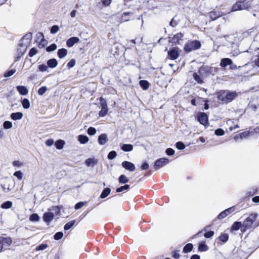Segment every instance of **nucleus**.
Instances as JSON below:
<instances>
[{
    "label": "nucleus",
    "mask_w": 259,
    "mask_h": 259,
    "mask_svg": "<svg viewBox=\"0 0 259 259\" xmlns=\"http://www.w3.org/2000/svg\"><path fill=\"white\" fill-rule=\"evenodd\" d=\"M165 153L168 156H172L175 154V150L172 148H169L166 149Z\"/></svg>",
    "instance_id": "nucleus-54"
},
{
    "label": "nucleus",
    "mask_w": 259,
    "mask_h": 259,
    "mask_svg": "<svg viewBox=\"0 0 259 259\" xmlns=\"http://www.w3.org/2000/svg\"><path fill=\"white\" fill-rule=\"evenodd\" d=\"M201 44L200 41L195 40L189 41L184 46V51L189 53L192 51L198 50L201 48Z\"/></svg>",
    "instance_id": "nucleus-3"
},
{
    "label": "nucleus",
    "mask_w": 259,
    "mask_h": 259,
    "mask_svg": "<svg viewBox=\"0 0 259 259\" xmlns=\"http://www.w3.org/2000/svg\"><path fill=\"white\" fill-rule=\"evenodd\" d=\"M254 134V132L253 131H246L244 132L241 133L239 134L236 135L234 137V139L235 141H237L238 140H243L244 139H246L249 137L250 136H251Z\"/></svg>",
    "instance_id": "nucleus-8"
},
{
    "label": "nucleus",
    "mask_w": 259,
    "mask_h": 259,
    "mask_svg": "<svg viewBox=\"0 0 259 259\" xmlns=\"http://www.w3.org/2000/svg\"><path fill=\"white\" fill-rule=\"evenodd\" d=\"M110 192L111 189L109 188H106L103 190L100 197L101 198H105L110 194Z\"/></svg>",
    "instance_id": "nucleus-30"
},
{
    "label": "nucleus",
    "mask_w": 259,
    "mask_h": 259,
    "mask_svg": "<svg viewBox=\"0 0 259 259\" xmlns=\"http://www.w3.org/2000/svg\"><path fill=\"white\" fill-rule=\"evenodd\" d=\"M254 31V29L253 28L248 29L247 31L244 33V36H247V35L250 34L251 33Z\"/></svg>",
    "instance_id": "nucleus-62"
},
{
    "label": "nucleus",
    "mask_w": 259,
    "mask_h": 259,
    "mask_svg": "<svg viewBox=\"0 0 259 259\" xmlns=\"http://www.w3.org/2000/svg\"><path fill=\"white\" fill-rule=\"evenodd\" d=\"M28 46L24 44L23 42L20 41L17 50L16 57L15 60L17 61L26 52Z\"/></svg>",
    "instance_id": "nucleus-4"
},
{
    "label": "nucleus",
    "mask_w": 259,
    "mask_h": 259,
    "mask_svg": "<svg viewBox=\"0 0 259 259\" xmlns=\"http://www.w3.org/2000/svg\"><path fill=\"white\" fill-rule=\"evenodd\" d=\"M118 181L120 184H125L129 182V179L124 175H121L118 178Z\"/></svg>",
    "instance_id": "nucleus-29"
},
{
    "label": "nucleus",
    "mask_w": 259,
    "mask_h": 259,
    "mask_svg": "<svg viewBox=\"0 0 259 259\" xmlns=\"http://www.w3.org/2000/svg\"><path fill=\"white\" fill-rule=\"evenodd\" d=\"M17 91L20 95H26L28 93V90L27 88L23 85H18L16 87Z\"/></svg>",
    "instance_id": "nucleus-19"
},
{
    "label": "nucleus",
    "mask_w": 259,
    "mask_h": 259,
    "mask_svg": "<svg viewBox=\"0 0 259 259\" xmlns=\"http://www.w3.org/2000/svg\"><path fill=\"white\" fill-rule=\"evenodd\" d=\"M193 247L192 244H187L183 248V252L185 253L190 252L193 249Z\"/></svg>",
    "instance_id": "nucleus-34"
},
{
    "label": "nucleus",
    "mask_w": 259,
    "mask_h": 259,
    "mask_svg": "<svg viewBox=\"0 0 259 259\" xmlns=\"http://www.w3.org/2000/svg\"><path fill=\"white\" fill-rule=\"evenodd\" d=\"M22 105L24 109H28L30 107V102L28 99L25 98L22 101Z\"/></svg>",
    "instance_id": "nucleus-37"
},
{
    "label": "nucleus",
    "mask_w": 259,
    "mask_h": 259,
    "mask_svg": "<svg viewBox=\"0 0 259 259\" xmlns=\"http://www.w3.org/2000/svg\"><path fill=\"white\" fill-rule=\"evenodd\" d=\"M67 54V50L66 49L62 48L58 50L57 55L59 58H64Z\"/></svg>",
    "instance_id": "nucleus-24"
},
{
    "label": "nucleus",
    "mask_w": 259,
    "mask_h": 259,
    "mask_svg": "<svg viewBox=\"0 0 259 259\" xmlns=\"http://www.w3.org/2000/svg\"><path fill=\"white\" fill-rule=\"evenodd\" d=\"M250 6L251 2L249 1H239L233 5L232 7L231 12L247 10Z\"/></svg>",
    "instance_id": "nucleus-2"
},
{
    "label": "nucleus",
    "mask_w": 259,
    "mask_h": 259,
    "mask_svg": "<svg viewBox=\"0 0 259 259\" xmlns=\"http://www.w3.org/2000/svg\"><path fill=\"white\" fill-rule=\"evenodd\" d=\"M29 220L32 222H37L39 221V217L37 213H33L30 216Z\"/></svg>",
    "instance_id": "nucleus-41"
},
{
    "label": "nucleus",
    "mask_w": 259,
    "mask_h": 259,
    "mask_svg": "<svg viewBox=\"0 0 259 259\" xmlns=\"http://www.w3.org/2000/svg\"><path fill=\"white\" fill-rule=\"evenodd\" d=\"M38 69L40 71H46L48 69V66L45 64H41L38 66Z\"/></svg>",
    "instance_id": "nucleus-55"
},
{
    "label": "nucleus",
    "mask_w": 259,
    "mask_h": 259,
    "mask_svg": "<svg viewBox=\"0 0 259 259\" xmlns=\"http://www.w3.org/2000/svg\"><path fill=\"white\" fill-rule=\"evenodd\" d=\"M228 238L229 235L228 234L226 233L222 234L219 237L220 240L224 243L228 241Z\"/></svg>",
    "instance_id": "nucleus-38"
},
{
    "label": "nucleus",
    "mask_w": 259,
    "mask_h": 259,
    "mask_svg": "<svg viewBox=\"0 0 259 259\" xmlns=\"http://www.w3.org/2000/svg\"><path fill=\"white\" fill-rule=\"evenodd\" d=\"M85 202H78L75 204V205L74 206V208L75 209H80L85 204Z\"/></svg>",
    "instance_id": "nucleus-57"
},
{
    "label": "nucleus",
    "mask_w": 259,
    "mask_h": 259,
    "mask_svg": "<svg viewBox=\"0 0 259 259\" xmlns=\"http://www.w3.org/2000/svg\"><path fill=\"white\" fill-rule=\"evenodd\" d=\"M244 228V227L243 226V224L241 223V222H235L232 227H231V229L232 230H233V231H237L239 229H242V228Z\"/></svg>",
    "instance_id": "nucleus-23"
},
{
    "label": "nucleus",
    "mask_w": 259,
    "mask_h": 259,
    "mask_svg": "<svg viewBox=\"0 0 259 259\" xmlns=\"http://www.w3.org/2000/svg\"><path fill=\"white\" fill-rule=\"evenodd\" d=\"M172 256L176 259H178L180 257L179 253L177 251H173L172 253Z\"/></svg>",
    "instance_id": "nucleus-63"
},
{
    "label": "nucleus",
    "mask_w": 259,
    "mask_h": 259,
    "mask_svg": "<svg viewBox=\"0 0 259 259\" xmlns=\"http://www.w3.org/2000/svg\"><path fill=\"white\" fill-rule=\"evenodd\" d=\"M197 119L201 124L205 126L208 123V116L204 112H201L199 113L198 115Z\"/></svg>",
    "instance_id": "nucleus-9"
},
{
    "label": "nucleus",
    "mask_w": 259,
    "mask_h": 259,
    "mask_svg": "<svg viewBox=\"0 0 259 259\" xmlns=\"http://www.w3.org/2000/svg\"><path fill=\"white\" fill-rule=\"evenodd\" d=\"M183 37V34L182 33H178L175 34L172 39V42L175 44L179 43V40H181Z\"/></svg>",
    "instance_id": "nucleus-26"
},
{
    "label": "nucleus",
    "mask_w": 259,
    "mask_h": 259,
    "mask_svg": "<svg viewBox=\"0 0 259 259\" xmlns=\"http://www.w3.org/2000/svg\"><path fill=\"white\" fill-rule=\"evenodd\" d=\"M13 203L10 201H7L1 204V208L3 209H8L12 206Z\"/></svg>",
    "instance_id": "nucleus-31"
},
{
    "label": "nucleus",
    "mask_w": 259,
    "mask_h": 259,
    "mask_svg": "<svg viewBox=\"0 0 259 259\" xmlns=\"http://www.w3.org/2000/svg\"><path fill=\"white\" fill-rule=\"evenodd\" d=\"M14 176L17 177L19 180L22 179V173L20 171H17L14 172Z\"/></svg>",
    "instance_id": "nucleus-59"
},
{
    "label": "nucleus",
    "mask_w": 259,
    "mask_h": 259,
    "mask_svg": "<svg viewBox=\"0 0 259 259\" xmlns=\"http://www.w3.org/2000/svg\"><path fill=\"white\" fill-rule=\"evenodd\" d=\"M63 236V233L62 232H57L54 236V238L56 240H59Z\"/></svg>",
    "instance_id": "nucleus-48"
},
{
    "label": "nucleus",
    "mask_w": 259,
    "mask_h": 259,
    "mask_svg": "<svg viewBox=\"0 0 259 259\" xmlns=\"http://www.w3.org/2000/svg\"><path fill=\"white\" fill-rule=\"evenodd\" d=\"M59 30V27L58 25H53L51 29V33L52 34H55L57 33Z\"/></svg>",
    "instance_id": "nucleus-53"
},
{
    "label": "nucleus",
    "mask_w": 259,
    "mask_h": 259,
    "mask_svg": "<svg viewBox=\"0 0 259 259\" xmlns=\"http://www.w3.org/2000/svg\"><path fill=\"white\" fill-rule=\"evenodd\" d=\"M122 150L125 152H130L133 150V146L132 144H123L121 146Z\"/></svg>",
    "instance_id": "nucleus-25"
},
{
    "label": "nucleus",
    "mask_w": 259,
    "mask_h": 259,
    "mask_svg": "<svg viewBox=\"0 0 259 259\" xmlns=\"http://www.w3.org/2000/svg\"><path fill=\"white\" fill-rule=\"evenodd\" d=\"M168 55L170 59L175 60L178 58L179 53L176 48H172L168 52Z\"/></svg>",
    "instance_id": "nucleus-12"
},
{
    "label": "nucleus",
    "mask_w": 259,
    "mask_h": 259,
    "mask_svg": "<svg viewBox=\"0 0 259 259\" xmlns=\"http://www.w3.org/2000/svg\"><path fill=\"white\" fill-rule=\"evenodd\" d=\"M140 87L144 90H146L149 87V83L146 80H141L139 81Z\"/></svg>",
    "instance_id": "nucleus-28"
},
{
    "label": "nucleus",
    "mask_w": 259,
    "mask_h": 259,
    "mask_svg": "<svg viewBox=\"0 0 259 259\" xmlns=\"http://www.w3.org/2000/svg\"><path fill=\"white\" fill-rule=\"evenodd\" d=\"M129 188L130 185L127 184H125L124 186L117 188L116 191L117 192L119 193L123 192V191H127L129 189Z\"/></svg>",
    "instance_id": "nucleus-35"
},
{
    "label": "nucleus",
    "mask_w": 259,
    "mask_h": 259,
    "mask_svg": "<svg viewBox=\"0 0 259 259\" xmlns=\"http://www.w3.org/2000/svg\"><path fill=\"white\" fill-rule=\"evenodd\" d=\"M149 166L148 163L146 162H144L141 165V169L142 170H147L148 169Z\"/></svg>",
    "instance_id": "nucleus-61"
},
{
    "label": "nucleus",
    "mask_w": 259,
    "mask_h": 259,
    "mask_svg": "<svg viewBox=\"0 0 259 259\" xmlns=\"http://www.w3.org/2000/svg\"><path fill=\"white\" fill-rule=\"evenodd\" d=\"M32 38V33H28L25 34L20 40V42H23L24 44H25L28 46L30 42L31 39Z\"/></svg>",
    "instance_id": "nucleus-13"
},
{
    "label": "nucleus",
    "mask_w": 259,
    "mask_h": 259,
    "mask_svg": "<svg viewBox=\"0 0 259 259\" xmlns=\"http://www.w3.org/2000/svg\"><path fill=\"white\" fill-rule=\"evenodd\" d=\"M169 162V160L168 158H161L156 160L155 161L154 167L156 170H157L163 167L165 164L168 163Z\"/></svg>",
    "instance_id": "nucleus-7"
},
{
    "label": "nucleus",
    "mask_w": 259,
    "mask_h": 259,
    "mask_svg": "<svg viewBox=\"0 0 259 259\" xmlns=\"http://www.w3.org/2000/svg\"><path fill=\"white\" fill-rule=\"evenodd\" d=\"M79 41V39L75 36L69 38L66 41V45L68 47H72L75 44Z\"/></svg>",
    "instance_id": "nucleus-15"
},
{
    "label": "nucleus",
    "mask_w": 259,
    "mask_h": 259,
    "mask_svg": "<svg viewBox=\"0 0 259 259\" xmlns=\"http://www.w3.org/2000/svg\"><path fill=\"white\" fill-rule=\"evenodd\" d=\"M75 223H76L75 220H73V221H70V222L67 223L64 225V230H68L71 229L74 226V225L75 224Z\"/></svg>",
    "instance_id": "nucleus-32"
},
{
    "label": "nucleus",
    "mask_w": 259,
    "mask_h": 259,
    "mask_svg": "<svg viewBox=\"0 0 259 259\" xmlns=\"http://www.w3.org/2000/svg\"><path fill=\"white\" fill-rule=\"evenodd\" d=\"M54 144V141L52 139H48L46 142V144L48 146H51Z\"/></svg>",
    "instance_id": "nucleus-64"
},
{
    "label": "nucleus",
    "mask_w": 259,
    "mask_h": 259,
    "mask_svg": "<svg viewBox=\"0 0 259 259\" xmlns=\"http://www.w3.org/2000/svg\"><path fill=\"white\" fill-rule=\"evenodd\" d=\"M214 134L217 135V136H223L225 134V132L222 129V128H218L217 130H215L214 131Z\"/></svg>",
    "instance_id": "nucleus-52"
},
{
    "label": "nucleus",
    "mask_w": 259,
    "mask_h": 259,
    "mask_svg": "<svg viewBox=\"0 0 259 259\" xmlns=\"http://www.w3.org/2000/svg\"><path fill=\"white\" fill-rule=\"evenodd\" d=\"M99 100L101 110L99 112V115L100 117H104L107 114L108 111L107 102L103 97H100Z\"/></svg>",
    "instance_id": "nucleus-5"
},
{
    "label": "nucleus",
    "mask_w": 259,
    "mask_h": 259,
    "mask_svg": "<svg viewBox=\"0 0 259 259\" xmlns=\"http://www.w3.org/2000/svg\"><path fill=\"white\" fill-rule=\"evenodd\" d=\"M121 165L123 167H124L126 170H127L130 171H134L136 167L134 163L128 161H124L121 163Z\"/></svg>",
    "instance_id": "nucleus-10"
},
{
    "label": "nucleus",
    "mask_w": 259,
    "mask_h": 259,
    "mask_svg": "<svg viewBox=\"0 0 259 259\" xmlns=\"http://www.w3.org/2000/svg\"><path fill=\"white\" fill-rule=\"evenodd\" d=\"M48 247V245L47 244H41L36 247V250L39 251V250H42L45 249Z\"/></svg>",
    "instance_id": "nucleus-49"
},
{
    "label": "nucleus",
    "mask_w": 259,
    "mask_h": 259,
    "mask_svg": "<svg viewBox=\"0 0 259 259\" xmlns=\"http://www.w3.org/2000/svg\"><path fill=\"white\" fill-rule=\"evenodd\" d=\"M117 156V153L115 151H110L107 156V158L109 160H112L114 159Z\"/></svg>",
    "instance_id": "nucleus-39"
},
{
    "label": "nucleus",
    "mask_w": 259,
    "mask_h": 259,
    "mask_svg": "<svg viewBox=\"0 0 259 259\" xmlns=\"http://www.w3.org/2000/svg\"><path fill=\"white\" fill-rule=\"evenodd\" d=\"M257 217V213H252L250 215L249 217H247L245 219L244 223L243 224V226L244 228V230L251 227L252 224L255 221Z\"/></svg>",
    "instance_id": "nucleus-6"
},
{
    "label": "nucleus",
    "mask_w": 259,
    "mask_h": 259,
    "mask_svg": "<svg viewBox=\"0 0 259 259\" xmlns=\"http://www.w3.org/2000/svg\"><path fill=\"white\" fill-rule=\"evenodd\" d=\"M237 96L236 92L221 91L218 94V99L224 103H228L235 99Z\"/></svg>",
    "instance_id": "nucleus-1"
},
{
    "label": "nucleus",
    "mask_w": 259,
    "mask_h": 259,
    "mask_svg": "<svg viewBox=\"0 0 259 259\" xmlns=\"http://www.w3.org/2000/svg\"><path fill=\"white\" fill-rule=\"evenodd\" d=\"M64 144V141L62 140H59L57 141L55 143V146L56 148L59 150L62 149L63 148Z\"/></svg>",
    "instance_id": "nucleus-33"
},
{
    "label": "nucleus",
    "mask_w": 259,
    "mask_h": 259,
    "mask_svg": "<svg viewBox=\"0 0 259 259\" xmlns=\"http://www.w3.org/2000/svg\"><path fill=\"white\" fill-rule=\"evenodd\" d=\"M208 247L205 243L201 242L199 244L198 246V250L200 251H206L208 250Z\"/></svg>",
    "instance_id": "nucleus-36"
},
{
    "label": "nucleus",
    "mask_w": 259,
    "mask_h": 259,
    "mask_svg": "<svg viewBox=\"0 0 259 259\" xmlns=\"http://www.w3.org/2000/svg\"><path fill=\"white\" fill-rule=\"evenodd\" d=\"M193 78L195 81H196L199 83H202L203 82L202 79L199 75H198L197 73H193Z\"/></svg>",
    "instance_id": "nucleus-43"
},
{
    "label": "nucleus",
    "mask_w": 259,
    "mask_h": 259,
    "mask_svg": "<svg viewBox=\"0 0 259 259\" xmlns=\"http://www.w3.org/2000/svg\"><path fill=\"white\" fill-rule=\"evenodd\" d=\"M107 141V135L106 134H102L100 135L98 139V143L101 145H105Z\"/></svg>",
    "instance_id": "nucleus-17"
},
{
    "label": "nucleus",
    "mask_w": 259,
    "mask_h": 259,
    "mask_svg": "<svg viewBox=\"0 0 259 259\" xmlns=\"http://www.w3.org/2000/svg\"><path fill=\"white\" fill-rule=\"evenodd\" d=\"M222 13L218 11H213L209 13V17L212 20H215L218 18L220 17Z\"/></svg>",
    "instance_id": "nucleus-16"
},
{
    "label": "nucleus",
    "mask_w": 259,
    "mask_h": 259,
    "mask_svg": "<svg viewBox=\"0 0 259 259\" xmlns=\"http://www.w3.org/2000/svg\"><path fill=\"white\" fill-rule=\"evenodd\" d=\"M15 72H16V69H12L10 70H8L5 73L4 76L5 77H10V76H12L15 73Z\"/></svg>",
    "instance_id": "nucleus-40"
},
{
    "label": "nucleus",
    "mask_w": 259,
    "mask_h": 259,
    "mask_svg": "<svg viewBox=\"0 0 259 259\" xmlns=\"http://www.w3.org/2000/svg\"><path fill=\"white\" fill-rule=\"evenodd\" d=\"M78 140L81 144H84L89 141V139L87 136L80 135L78 137Z\"/></svg>",
    "instance_id": "nucleus-27"
},
{
    "label": "nucleus",
    "mask_w": 259,
    "mask_h": 259,
    "mask_svg": "<svg viewBox=\"0 0 259 259\" xmlns=\"http://www.w3.org/2000/svg\"><path fill=\"white\" fill-rule=\"evenodd\" d=\"M23 114L22 112H17L15 113H12L10 117L12 119L14 120H20L23 117Z\"/></svg>",
    "instance_id": "nucleus-21"
},
{
    "label": "nucleus",
    "mask_w": 259,
    "mask_h": 259,
    "mask_svg": "<svg viewBox=\"0 0 259 259\" xmlns=\"http://www.w3.org/2000/svg\"><path fill=\"white\" fill-rule=\"evenodd\" d=\"M232 63V61L229 58H223L221 60L220 63V66L223 68H225L229 65H231Z\"/></svg>",
    "instance_id": "nucleus-20"
},
{
    "label": "nucleus",
    "mask_w": 259,
    "mask_h": 259,
    "mask_svg": "<svg viewBox=\"0 0 259 259\" xmlns=\"http://www.w3.org/2000/svg\"><path fill=\"white\" fill-rule=\"evenodd\" d=\"M0 242L2 243L3 247H9L12 243V240L10 237H0Z\"/></svg>",
    "instance_id": "nucleus-14"
},
{
    "label": "nucleus",
    "mask_w": 259,
    "mask_h": 259,
    "mask_svg": "<svg viewBox=\"0 0 259 259\" xmlns=\"http://www.w3.org/2000/svg\"><path fill=\"white\" fill-rule=\"evenodd\" d=\"M227 216V215H226L225 212L224 210L218 215V219L219 220H222L226 217Z\"/></svg>",
    "instance_id": "nucleus-60"
},
{
    "label": "nucleus",
    "mask_w": 259,
    "mask_h": 259,
    "mask_svg": "<svg viewBox=\"0 0 259 259\" xmlns=\"http://www.w3.org/2000/svg\"><path fill=\"white\" fill-rule=\"evenodd\" d=\"M235 210V206L230 207L224 210L227 215L234 212Z\"/></svg>",
    "instance_id": "nucleus-51"
},
{
    "label": "nucleus",
    "mask_w": 259,
    "mask_h": 259,
    "mask_svg": "<svg viewBox=\"0 0 259 259\" xmlns=\"http://www.w3.org/2000/svg\"><path fill=\"white\" fill-rule=\"evenodd\" d=\"M47 90H48V88L47 87H46V86L42 87L38 89V90L37 91L38 94L39 95L42 96L46 93V92L47 91Z\"/></svg>",
    "instance_id": "nucleus-45"
},
{
    "label": "nucleus",
    "mask_w": 259,
    "mask_h": 259,
    "mask_svg": "<svg viewBox=\"0 0 259 259\" xmlns=\"http://www.w3.org/2000/svg\"><path fill=\"white\" fill-rule=\"evenodd\" d=\"M47 65L50 68H54L58 65V62L56 59H51L48 60Z\"/></svg>",
    "instance_id": "nucleus-22"
},
{
    "label": "nucleus",
    "mask_w": 259,
    "mask_h": 259,
    "mask_svg": "<svg viewBox=\"0 0 259 259\" xmlns=\"http://www.w3.org/2000/svg\"><path fill=\"white\" fill-rule=\"evenodd\" d=\"M176 148L179 150H183L185 148V144L182 142H178L176 144Z\"/></svg>",
    "instance_id": "nucleus-47"
},
{
    "label": "nucleus",
    "mask_w": 259,
    "mask_h": 259,
    "mask_svg": "<svg viewBox=\"0 0 259 259\" xmlns=\"http://www.w3.org/2000/svg\"><path fill=\"white\" fill-rule=\"evenodd\" d=\"M97 163L98 160L95 158H88L85 161V164L88 167H93Z\"/></svg>",
    "instance_id": "nucleus-18"
},
{
    "label": "nucleus",
    "mask_w": 259,
    "mask_h": 259,
    "mask_svg": "<svg viewBox=\"0 0 259 259\" xmlns=\"http://www.w3.org/2000/svg\"><path fill=\"white\" fill-rule=\"evenodd\" d=\"M75 60L73 59H71L67 64V66L68 68H72L74 67L75 65Z\"/></svg>",
    "instance_id": "nucleus-58"
},
{
    "label": "nucleus",
    "mask_w": 259,
    "mask_h": 259,
    "mask_svg": "<svg viewBox=\"0 0 259 259\" xmlns=\"http://www.w3.org/2000/svg\"><path fill=\"white\" fill-rule=\"evenodd\" d=\"M214 235V232L212 231H209L206 232L204 236L206 238H211Z\"/></svg>",
    "instance_id": "nucleus-56"
},
{
    "label": "nucleus",
    "mask_w": 259,
    "mask_h": 259,
    "mask_svg": "<svg viewBox=\"0 0 259 259\" xmlns=\"http://www.w3.org/2000/svg\"><path fill=\"white\" fill-rule=\"evenodd\" d=\"M4 128L5 129H10L12 127V122L10 121H5L3 123Z\"/></svg>",
    "instance_id": "nucleus-42"
},
{
    "label": "nucleus",
    "mask_w": 259,
    "mask_h": 259,
    "mask_svg": "<svg viewBox=\"0 0 259 259\" xmlns=\"http://www.w3.org/2000/svg\"><path fill=\"white\" fill-rule=\"evenodd\" d=\"M57 49V45L55 44H52L46 48V51L48 52L55 51Z\"/></svg>",
    "instance_id": "nucleus-44"
},
{
    "label": "nucleus",
    "mask_w": 259,
    "mask_h": 259,
    "mask_svg": "<svg viewBox=\"0 0 259 259\" xmlns=\"http://www.w3.org/2000/svg\"><path fill=\"white\" fill-rule=\"evenodd\" d=\"M37 53V50L35 48H32L30 49L29 52V56L30 57H33L35 55H36Z\"/></svg>",
    "instance_id": "nucleus-50"
},
{
    "label": "nucleus",
    "mask_w": 259,
    "mask_h": 259,
    "mask_svg": "<svg viewBox=\"0 0 259 259\" xmlns=\"http://www.w3.org/2000/svg\"><path fill=\"white\" fill-rule=\"evenodd\" d=\"M54 214L52 212H45L43 215V220L49 224L54 219Z\"/></svg>",
    "instance_id": "nucleus-11"
},
{
    "label": "nucleus",
    "mask_w": 259,
    "mask_h": 259,
    "mask_svg": "<svg viewBox=\"0 0 259 259\" xmlns=\"http://www.w3.org/2000/svg\"><path fill=\"white\" fill-rule=\"evenodd\" d=\"M96 129L93 127H90L87 131L88 134L90 136H93L96 133Z\"/></svg>",
    "instance_id": "nucleus-46"
}]
</instances>
